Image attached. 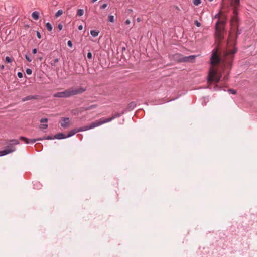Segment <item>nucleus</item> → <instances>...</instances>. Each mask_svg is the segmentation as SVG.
I'll use <instances>...</instances> for the list:
<instances>
[{
  "label": "nucleus",
  "instance_id": "obj_1",
  "mask_svg": "<svg viewBox=\"0 0 257 257\" xmlns=\"http://www.w3.org/2000/svg\"><path fill=\"white\" fill-rule=\"evenodd\" d=\"M227 44V49L224 53L222 59L219 54V48L216 47L212 51L210 62L211 67L209 69L208 75V82L218 83L221 77V74L219 72V65L222 61L225 70L229 71L231 69L234 58V54L236 52L235 46Z\"/></svg>",
  "mask_w": 257,
  "mask_h": 257
},
{
  "label": "nucleus",
  "instance_id": "obj_2",
  "mask_svg": "<svg viewBox=\"0 0 257 257\" xmlns=\"http://www.w3.org/2000/svg\"><path fill=\"white\" fill-rule=\"evenodd\" d=\"M223 3L226 4L229 2L232 7H233V11L231 21V29L229 31V37L228 38V45L235 46L236 40L238 34L240 33L238 32V18L237 8L239 6L240 0H222Z\"/></svg>",
  "mask_w": 257,
  "mask_h": 257
},
{
  "label": "nucleus",
  "instance_id": "obj_3",
  "mask_svg": "<svg viewBox=\"0 0 257 257\" xmlns=\"http://www.w3.org/2000/svg\"><path fill=\"white\" fill-rule=\"evenodd\" d=\"M114 118H115V117H110L109 118H100L99 120H97L95 122H92L89 126H85L80 127L79 128H74L68 132L67 137H70L75 135L76 133H77L78 132L86 131V130L92 128H94L95 127L98 126L102 124L111 121Z\"/></svg>",
  "mask_w": 257,
  "mask_h": 257
},
{
  "label": "nucleus",
  "instance_id": "obj_4",
  "mask_svg": "<svg viewBox=\"0 0 257 257\" xmlns=\"http://www.w3.org/2000/svg\"><path fill=\"white\" fill-rule=\"evenodd\" d=\"M85 89L82 88H71L67 89L63 92H57L54 94L55 97L66 98L73 95L82 93L85 91Z\"/></svg>",
  "mask_w": 257,
  "mask_h": 257
},
{
  "label": "nucleus",
  "instance_id": "obj_5",
  "mask_svg": "<svg viewBox=\"0 0 257 257\" xmlns=\"http://www.w3.org/2000/svg\"><path fill=\"white\" fill-rule=\"evenodd\" d=\"M225 20H218L215 26V37L216 40L218 42L221 41L223 39V34L224 31V25Z\"/></svg>",
  "mask_w": 257,
  "mask_h": 257
},
{
  "label": "nucleus",
  "instance_id": "obj_6",
  "mask_svg": "<svg viewBox=\"0 0 257 257\" xmlns=\"http://www.w3.org/2000/svg\"><path fill=\"white\" fill-rule=\"evenodd\" d=\"M95 107H96V105H92L88 107H81L78 109L72 110L71 111V113L73 115H78L79 113H81L84 112V111H87L88 110L92 109Z\"/></svg>",
  "mask_w": 257,
  "mask_h": 257
},
{
  "label": "nucleus",
  "instance_id": "obj_7",
  "mask_svg": "<svg viewBox=\"0 0 257 257\" xmlns=\"http://www.w3.org/2000/svg\"><path fill=\"white\" fill-rule=\"evenodd\" d=\"M61 124V126L64 128L68 127L70 125L69 118L68 117L62 118Z\"/></svg>",
  "mask_w": 257,
  "mask_h": 257
},
{
  "label": "nucleus",
  "instance_id": "obj_8",
  "mask_svg": "<svg viewBox=\"0 0 257 257\" xmlns=\"http://www.w3.org/2000/svg\"><path fill=\"white\" fill-rule=\"evenodd\" d=\"M20 139L21 140L23 141V142H24V143L26 144L34 143L38 140H42L41 139H33L30 140L25 137H22V136L20 137Z\"/></svg>",
  "mask_w": 257,
  "mask_h": 257
},
{
  "label": "nucleus",
  "instance_id": "obj_9",
  "mask_svg": "<svg viewBox=\"0 0 257 257\" xmlns=\"http://www.w3.org/2000/svg\"><path fill=\"white\" fill-rule=\"evenodd\" d=\"M15 150V148L13 147V146H11L9 147V148L1 151H0V156L6 155L8 154H9L10 153H12L14 152Z\"/></svg>",
  "mask_w": 257,
  "mask_h": 257
},
{
  "label": "nucleus",
  "instance_id": "obj_10",
  "mask_svg": "<svg viewBox=\"0 0 257 257\" xmlns=\"http://www.w3.org/2000/svg\"><path fill=\"white\" fill-rule=\"evenodd\" d=\"M47 122H48V119L47 118H42L40 120V122L41 123H45V124H41L39 126L40 128H41L42 130L46 129L48 127V125L47 124Z\"/></svg>",
  "mask_w": 257,
  "mask_h": 257
},
{
  "label": "nucleus",
  "instance_id": "obj_11",
  "mask_svg": "<svg viewBox=\"0 0 257 257\" xmlns=\"http://www.w3.org/2000/svg\"><path fill=\"white\" fill-rule=\"evenodd\" d=\"M195 56L194 55H192L189 57H185L183 58V61H186V62H189V61H193L194 60Z\"/></svg>",
  "mask_w": 257,
  "mask_h": 257
},
{
  "label": "nucleus",
  "instance_id": "obj_12",
  "mask_svg": "<svg viewBox=\"0 0 257 257\" xmlns=\"http://www.w3.org/2000/svg\"><path fill=\"white\" fill-rule=\"evenodd\" d=\"M32 18L34 20H37L39 19V12H37V11H34L32 14Z\"/></svg>",
  "mask_w": 257,
  "mask_h": 257
},
{
  "label": "nucleus",
  "instance_id": "obj_13",
  "mask_svg": "<svg viewBox=\"0 0 257 257\" xmlns=\"http://www.w3.org/2000/svg\"><path fill=\"white\" fill-rule=\"evenodd\" d=\"M66 137H67V136H65L64 134L62 133L58 134L55 136V138L58 139H64L66 138Z\"/></svg>",
  "mask_w": 257,
  "mask_h": 257
},
{
  "label": "nucleus",
  "instance_id": "obj_14",
  "mask_svg": "<svg viewBox=\"0 0 257 257\" xmlns=\"http://www.w3.org/2000/svg\"><path fill=\"white\" fill-rule=\"evenodd\" d=\"M99 32L96 30H91L90 34L93 37H96L98 35Z\"/></svg>",
  "mask_w": 257,
  "mask_h": 257
},
{
  "label": "nucleus",
  "instance_id": "obj_15",
  "mask_svg": "<svg viewBox=\"0 0 257 257\" xmlns=\"http://www.w3.org/2000/svg\"><path fill=\"white\" fill-rule=\"evenodd\" d=\"M46 27L47 28V29L49 31H51L52 30V29H53V27H52V25L48 22L46 24Z\"/></svg>",
  "mask_w": 257,
  "mask_h": 257
},
{
  "label": "nucleus",
  "instance_id": "obj_16",
  "mask_svg": "<svg viewBox=\"0 0 257 257\" xmlns=\"http://www.w3.org/2000/svg\"><path fill=\"white\" fill-rule=\"evenodd\" d=\"M63 13V11L62 10H58L55 15V18H58Z\"/></svg>",
  "mask_w": 257,
  "mask_h": 257
},
{
  "label": "nucleus",
  "instance_id": "obj_17",
  "mask_svg": "<svg viewBox=\"0 0 257 257\" xmlns=\"http://www.w3.org/2000/svg\"><path fill=\"white\" fill-rule=\"evenodd\" d=\"M84 14V11L82 9H78L77 11V15L78 16H81Z\"/></svg>",
  "mask_w": 257,
  "mask_h": 257
},
{
  "label": "nucleus",
  "instance_id": "obj_18",
  "mask_svg": "<svg viewBox=\"0 0 257 257\" xmlns=\"http://www.w3.org/2000/svg\"><path fill=\"white\" fill-rule=\"evenodd\" d=\"M108 20L110 22H114V17L113 15H109L108 18Z\"/></svg>",
  "mask_w": 257,
  "mask_h": 257
},
{
  "label": "nucleus",
  "instance_id": "obj_19",
  "mask_svg": "<svg viewBox=\"0 0 257 257\" xmlns=\"http://www.w3.org/2000/svg\"><path fill=\"white\" fill-rule=\"evenodd\" d=\"M10 142L12 143L13 144L17 145L19 144V141L17 139H14L10 141Z\"/></svg>",
  "mask_w": 257,
  "mask_h": 257
},
{
  "label": "nucleus",
  "instance_id": "obj_20",
  "mask_svg": "<svg viewBox=\"0 0 257 257\" xmlns=\"http://www.w3.org/2000/svg\"><path fill=\"white\" fill-rule=\"evenodd\" d=\"M193 3L194 5L198 6L199 5H200L201 4V0H193Z\"/></svg>",
  "mask_w": 257,
  "mask_h": 257
},
{
  "label": "nucleus",
  "instance_id": "obj_21",
  "mask_svg": "<svg viewBox=\"0 0 257 257\" xmlns=\"http://www.w3.org/2000/svg\"><path fill=\"white\" fill-rule=\"evenodd\" d=\"M25 58L27 60V61L29 62H30L32 61L31 58L27 55H25Z\"/></svg>",
  "mask_w": 257,
  "mask_h": 257
},
{
  "label": "nucleus",
  "instance_id": "obj_22",
  "mask_svg": "<svg viewBox=\"0 0 257 257\" xmlns=\"http://www.w3.org/2000/svg\"><path fill=\"white\" fill-rule=\"evenodd\" d=\"M26 72L27 74H29V75H31L32 73V70L29 68H27L26 70Z\"/></svg>",
  "mask_w": 257,
  "mask_h": 257
},
{
  "label": "nucleus",
  "instance_id": "obj_23",
  "mask_svg": "<svg viewBox=\"0 0 257 257\" xmlns=\"http://www.w3.org/2000/svg\"><path fill=\"white\" fill-rule=\"evenodd\" d=\"M6 61L8 63H10L12 62V59L10 58L9 57H6Z\"/></svg>",
  "mask_w": 257,
  "mask_h": 257
},
{
  "label": "nucleus",
  "instance_id": "obj_24",
  "mask_svg": "<svg viewBox=\"0 0 257 257\" xmlns=\"http://www.w3.org/2000/svg\"><path fill=\"white\" fill-rule=\"evenodd\" d=\"M58 29H59V31H61V30L62 29V28H63V25H62V24H58Z\"/></svg>",
  "mask_w": 257,
  "mask_h": 257
},
{
  "label": "nucleus",
  "instance_id": "obj_25",
  "mask_svg": "<svg viewBox=\"0 0 257 257\" xmlns=\"http://www.w3.org/2000/svg\"><path fill=\"white\" fill-rule=\"evenodd\" d=\"M67 44L69 47H72V43L71 41H70V40L68 41L67 42Z\"/></svg>",
  "mask_w": 257,
  "mask_h": 257
},
{
  "label": "nucleus",
  "instance_id": "obj_26",
  "mask_svg": "<svg viewBox=\"0 0 257 257\" xmlns=\"http://www.w3.org/2000/svg\"><path fill=\"white\" fill-rule=\"evenodd\" d=\"M228 91L230 92V93L235 94H236V91L233 89H229Z\"/></svg>",
  "mask_w": 257,
  "mask_h": 257
},
{
  "label": "nucleus",
  "instance_id": "obj_27",
  "mask_svg": "<svg viewBox=\"0 0 257 257\" xmlns=\"http://www.w3.org/2000/svg\"><path fill=\"white\" fill-rule=\"evenodd\" d=\"M195 24L197 26V27H200L201 26V24L200 23H199L198 21H195Z\"/></svg>",
  "mask_w": 257,
  "mask_h": 257
},
{
  "label": "nucleus",
  "instance_id": "obj_28",
  "mask_svg": "<svg viewBox=\"0 0 257 257\" xmlns=\"http://www.w3.org/2000/svg\"><path fill=\"white\" fill-rule=\"evenodd\" d=\"M87 57L89 59H91L92 58V54H91V52H88L87 53Z\"/></svg>",
  "mask_w": 257,
  "mask_h": 257
},
{
  "label": "nucleus",
  "instance_id": "obj_29",
  "mask_svg": "<svg viewBox=\"0 0 257 257\" xmlns=\"http://www.w3.org/2000/svg\"><path fill=\"white\" fill-rule=\"evenodd\" d=\"M37 36L38 38L40 39L41 38V34L39 32H37Z\"/></svg>",
  "mask_w": 257,
  "mask_h": 257
},
{
  "label": "nucleus",
  "instance_id": "obj_30",
  "mask_svg": "<svg viewBox=\"0 0 257 257\" xmlns=\"http://www.w3.org/2000/svg\"><path fill=\"white\" fill-rule=\"evenodd\" d=\"M17 75H18V76L19 78H22L23 77V74L21 72H18Z\"/></svg>",
  "mask_w": 257,
  "mask_h": 257
},
{
  "label": "nucleus",
  "instance_id": "obj_31",
  "mask_svg": "<svg viewBox=\"0 0 257 257\" xmlns=\"http://www.w3.org/2000/svg\"><path fill=\"white\" fill-rule=\"evenodd\" d=\"M107 6L106 4H104L101 6V9H105Z\"/></svg>",
  "mask_w": 257,
  "mask_h": 257
},
{
  "label": "nucleus",
  "instance_id": "obj_32",
  "mask_svg": "<svg viewBox=\"0 0 257 257\" xmlns=\"http://www.w3.org/2000/svg\"><path fill=\"white\" fill-rule=\"evenodd\" d=\"M32 52L34 54H35L37 53V49L35 48V49H33V50H32Z\"/></svg>",
  "mask_w": 257,
  "mask_h": 257
},
{
  "label": "nucleus",
  "instance_id": "obj_33",
  "mask_svg": "<svg viewBox=\"0 0 257 257\" xmlns=\"http://www.w3.org/2000/svg\"><path fill=\"white\" fill-rule=\"evenodd\" d=\"M32 97H31V96H28V97H27V98H25L23 100H24V101L28 100H30V99H32Z\"/></svg>",
  "mask_w": 257,
  "mask_h": 257
},
{
  "label": "nucleus",
  "instance_id": "obj_34",
  "mask_svg": "<svg viewBox=\"0 0 257 257\" xmlns=\"http://www.w3.org/2000/svg\"><path fill=\"white\" fill-rule=\"evenodd\" d=\"M131 22H130V20L127 19L125 21V23L126 24V25H129L130 24Z\"/></svg>",
  "mask_w": 257,
  "mask_h": 257
},
{
  "label": "nucleus",
  "instance_id": "obj_35",
  "mask_svg": "<svg viewBox=\"0 0 257 257\" xmlns=\"http://www.w3.org/2000/svg\"><path fill=\"white\" fill-rule=\"evenodd\" d=\"M78 29H79V30H82V29H83V26H82V25H79V26H78Z\"/></svg>",
  "mask_w": 257,
  "mask_h": 257
},
{
  "label": "nucleus",
  "instance_id": "obj_36",
  "mask_svg": "<svg viewBox=\"0 0 257 257\" xmlns=\"http://www.w3.org/2000/svg\"><path fill=\"white\" fill-rule=\"evenodd\" d=\"M215 17L216 18H219V14H216V15H215Z\"/></svg>",
  "mask_w": 257,
  "mask_h": 257
},
{
  "label": "nucleus",
  "instance_id": "obj_37",
  "mask_svg": "<svg viewBox=\"0 0 257 257\" xmlns=\"http://www.w3.org/2000/svg\"><path fill=\"white\" fill-rule=\"evenodd\" d=\"M210 2L213 1V0H209Z\"/></svg>",
  "mask_w": 257,
  "mask_h": 257
}]
</instances>
